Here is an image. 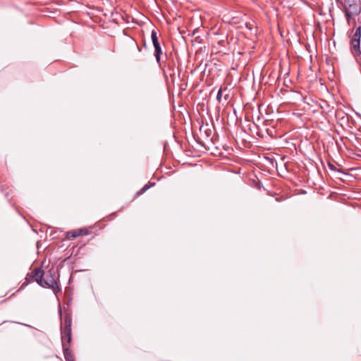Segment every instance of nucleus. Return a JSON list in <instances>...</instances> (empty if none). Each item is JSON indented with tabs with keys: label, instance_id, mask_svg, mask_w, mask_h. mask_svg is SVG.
I'll return each mask as SVG.
<instances>
[{
	"label": "nucleus",
	"instance_id": "nucleus-1",
	"mask_svg": "<svg viewBox=\"0 0 361 361\" xmlns=\"http://www.w3.org/2000/svg\"><path fill=\"white\" fill-rule=\"evenodd\" d=\"M59 313L61 318V342L63 345V355L66 361H68V310L63 306V310L59 305Z\"/></svg>",
	"mask_w": 361,
	"mask_h": 361
},
{
	"label": "nucleus",
	"instance_id": "nucleus-2",
	"mask_svg": "<svg viewBox=\"0 0 361 361\" xmlns=\"http://www.w3.org/2000/svg\"><path fill=\"white\" fill-rule=\"evenodd\" d=\"M349 37L350 38V45L352 54L354 56H360L361 55V26L356 27L354 33L352 35H349Z\"/></svg>",
	"mask_w": 361,
	"mask_h": 361
},
{
	"label": "nucleus",
	"instance_id": "nucleus-3",
	"mask_svg": "<svg viewBox=\"0 0 361 361\" xmlns=\"http://www.w3.org/2000/svg\"><path fill=\"white\" fill-rule=\"evenodd\" d=\"M39 276H41V282L38 283L39 286L44 288H54L56 281L51 270L44 271L41 267H39Z\"/></svg>",
	"mask_w": 361,
	"mask_h": 361
},
{
	"label": "nucleus",
	"instance_id": "nucleus-4",
	"mask_svg": "<svg viewBox=\"0 0 361 361\" xmlns=\"http://www.w3.org/2000/svg\"><path fill=\"white\" fill-rule=\"evenodd\" d=\"M151 39L153 44V47L154 48V55L155 56L156 61L157 63L159 64V66L163 70V71L165 73L164 68L162 67V63L161 61V56L163 53L162 49L161 47V44L159 43L157 32L155 30H153L151 32Z\"/></svg>",
	"mask_w": 361,
	"mask_h": 361
},
{
	"label": "nucleus",
	"instance_id": "nucleus-5",
	"mask_svg": "<svg viewBox=\"0 0 361 361\" xmlns=\"http://www.w3.org/2000/svg\"><path fill=\"white\" fill-rule=\"evenodd\" d=\"M41 276H39V267L35 268L30 273H28L25 277V281L21 285L20 289H23L29 283L35 281L37 283L41 282Z\"/></svg>",
	"mask_w": 361,
	"mask_h": 361
},
{
	"label": "nucleus",
	"instance_id": "nucleus-6",
	"mask_svg": "<svg viewBox=\"0 0 361 361\" xmlns=\"http://www.w3.org/2000/svg\"><path fill=\"white\" fill-rule=\"evenodd\" d=\"M89 233L87 228H79L69 232L72 238H77L80 236L87 235Z\"/></svg>",
	"mask_w": 361,
	"mask_h": 361
},
{
	"label": "nucleus",
	"instance_id": "nucleus-7",
	"mask_svg": "<svg viewBox=\"0 0 361 361\" xmlns=\"http://www.w3.org/2000/svg\"><path fill=\"white\" fill-rule=\"evenodd\" d=\"M155 184V183H152L151 185H147L146 184L145 185H144L138 192H137V195H141L142 193H144L146 190H147L152 185H154Z\"/></svg>",
	"mask_w": 361,
	"mask_h": 361
},
{
	"label": "nucleus",
	"instance_id": "nucleus-8",
	"mask_svg": "<svg viewBox=\"0 0 361 361\" xmlns=\"http://www.w3.org/2000/svg\"><path fill=\"white\" fill-rule=\"evenodd\" d=\"M328 167L329 169L332 171H334V172H341L340 170H338L337 168L333 164H331V162H328Z\"/></svg>",
	"mask_w": 361,
	"mask_h": 361
},
{
	"label": "nucleus",
	"instance_id": "nucleus-9",
	"mask_svg": "<svg viewBox=\"0 0 361 361\" xmlns=\"http://www.w3.org/2000/svg\"><path fill=\"white\" fill-rule=\"evenodd\" d=\"M221 97H222V88L221 87L218 92H217V94H216V100L220 102L221 99Z\"/></svg>",
	"mask_w": 361,
	"mask_h": 361
},
{
	"label": "nucleus",
	"instance_id": "nucleus-10",
	"mask_svg": "<svg viewBox=\"0 0 361 361\" xmlns=\"http://www.w3.org/2000/svg\"><path fill=\"white\" fill-rule=\"evenodd\" d=\"M345 16H346L348 21H350V14L348 11H345Z\"/></svg>",
	"mask_w": 361,
	"mask_h": 361
},
{
	"label": "nucleus",
	"instance_id": "nucleus-11",
	"mask_svg": "<svg viewBox=\"0 0 361 361\" xmlns=\"http://www.w3.org/2000/svg\"><path fill=\"white\" fill-rule=\"evenodd\" d=\"M68 341H69V343H71V322H69V338H68Z\"/></svg>",
	"mask_w": 361,
	"mask_h": 361
},
{
	"label": "nucleus",
	"instance_id": "nucleus-12",
	"mask_svg": "<svg viewBox=\"0 0 361 361\" xmlns=\"http://www.w3.org/2000/svg\"><path fill=\"white\" fill-rule=\"evenodd\" d=\"M67 259H68V258H65L63 260H62L59 266L60 267L63 266L65 262L67 261Z\"/></svg>",
	"mask_w": 361,
	"mask_h": 361
},
{
	"label": "nucleus",
	"instance_id": "nucleus-13",
	"mask_svg": "<svg viewBox=\"0 0 361 361\" xmlns=\"http://www.w3.org/2000/svg\"><path fill=\"white\" fill-rule=\"evenodd\" d=\"M68 360L69 361H73L74 359H73V356L71 355V353L69 352V357H68Z\"/></svg>",
	"mask_w": 361,
	"mask_h": 361
},
{
	"label": "nucleus",
	"instance_id": "nucleus-14",
	"mask_svg": "<svg viewBox=\"0 0 361 361\" xmlns=\"http://www.w3.org/2000/svg\"><path fill=\"white\" fill-rule=\"evenodd\" d=\"M69 3L71 2H74L75 1L74 0H68Z\"/></svg>",
	"mask_w": 361,
	"mask_h": 361
},
{
	"label": "nucleus",
	"instance_id": "nucleus-15",
	"mask_svg": "<svg viewBox=\"0 0 361 361\" xmlns=\"http://www.w3.org/2000/svg\"><path fill=\"white\" fill-rule=\"evenodd\" d=\"M143 46H144L145 47H146V43H145V42L143 44Z\"/></svg>",
	"mask_w": 361,
	"mask_h": 361
},
{
	"label": "nucleus",
	"instance_id": "nucleus-16",
	"mask_svg": "<svg viewBox=\"0 0 361 361\" xmlns=\"http://www.w3.org/2000/svg\"><path fill=\"white\" fill-rule=\"evenodd\" d=\"M68 301H69V302L71 301V298H69V299H68Z\"/></svg>",
	"mask_w": 361,
	"mask_h": 361
}]
</instances>
